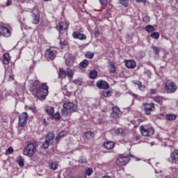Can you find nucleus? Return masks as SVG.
Masks as SVG:
<instances>
[{"label": "nucleus", "mask_w": 178, "mask_h": 178, "mask_svg": "<svg viewBox=\"0 0 178 178\" xmlns=\"http://www.w3.org/2000/svg\"><path fill=\"white\" fill-rule=\"evenodd\" d=\"M48 86L47 83H40V81H35L32 86L29 88L31 94L38 98L39 99H45L48 95Z\"/></svg>", "instance_id": "1"}, {"label": "nucleus", "mask_w": 178, "mask_h": 178, "mask_svg": "<svg viewBox=\"0 0 178 178\" xmlns=\"http://www.w3.org/2000/svg\"><path fill=\"white\" fill-rule=\"evenodd\" d=\"M77 111V107L74 106V104L70 102H66L63 105V108L61 110L62 116H70L73 112Z\"/></svg>", "instance_id": "2"}, {"label": "nucleus", "mask_w": 178, "mask_h": 178, "mask_svg": "<svg viewBox=\"0 0 178 178\" xmlns=\"http://www.w3.org/2000/svg\"><path fill=\"white\" fill-rule=\"evenodd\" d=\"M37 152V143H30L24 149L23 154L26 156H29L31 158L35 155Z\"/></svg>", "instance_id": "3"}, {"label": "nucleus", "mask_w": 178, "mask_h": 178, "mask_svg": "<svg viewBox=\"0 0 178 178\" xmlns=\"http://www.w3.org/2000/svg\"><path fill=\"white\" fill-rule=\"evenodd\" d=\"M142 106L143 112L147 116H149L152 112H155V104L154 103H143Z\"/></svg>", "instance_id": "4"}, {"label": "nucleus", "mask_w": 178, "mask_h": 178, "mask_svg": "<svg viewBox=\"0 0 178 178\" xmlns=\"http://www.w3.org/2000/svg\"><path fill=\"white\" fill-rule=\"evenodd\" d=\"M164 90L168 94H173L177 90V86L172 81H168L164 86Z\"/></svg>", "instance_id": "5"}, {"label": "nucleus", "mask_w": 178, "mask_h": 178, "mask_svg": "<svg viewBox=\"0 0 178 178\" xmlns=\"http://www.w3.org/2000/svg\"><path fill=\"white\" fill-rule=\"evenodd\" d=\"M139 129L142 136L144 137H149L150 136H153L154 133H155V130L152 127H144V126L141 125Z\"/></svg>", "instance_id": "6"}, {"label": "nucleus", "mask_w": 178, "mask_h": 178, "mask_svg": "<svg viewBox=\"0 0 178 178\" xmlns=\"http://www.w3.org/2000/svg\"><path fill=\"white\" fill-rule=\"evenodd\" d=\"M0 35L3 37H10L12 35V28L0 25Z\"/></svg>", "instance_id": "7"}, {"label": "nucleus", "mask_w": 178, "mask_h": 178, "mask_svg": "<svg viewBox=\"0 0 178 178\" xmlns=\"http://www.w3.org/2000/svg\"><path fill=\"white\" fill-rule=\"evenodd\" d=\"M27 120H29V115L26 112L21 113L19 115V122H18V124L19 127H24V124L27 123Z\"/></svg>", "instance_id": "8"}, {"label": "nucleus", "mask_w": 178, "mask_h": 178, "mask_svg": "<svg viewBox=\"0 0 178 178\" xmlns=\"http://www.w3.org/2000/svg\"><path fill=\"white\" fill-rule=\"evenodd\" d=\"M56 29L58 30L59 34H62L63 31H66L69 29V24L66 22H61L56 26Z\"/></svg>", "instance_id": "9"}, {"label": "nucleus", "mask_w": 178, "mask_h": 178, "mask_svg": "<svg viewBox=\"0 0 178 178\" xmlns=\"http://www.w3.org/2000/svg\"><path fill=\"white\" fill-rule=\"evenodd\" d=\"M96 87L99 90H108L109 88V83L106 81L99 80L96 83Z\"/></svg>", "instance_id": "10"}, {"label": "nucleus", "mask_w": 178, "mask_h": 178, "mask_svg": "<svg viewBox=\"0 0 178 178\" xmlns=\"http://www.w3.org/2000/svg\"><path fill=\"white\" fill-rule=\"evenodd\" d=\"M92 173H94V170H92V168H89L86 170L85 174H77L72 178H87V176H91Z\"/></svg>", "instance_id": "11"}, {"label": "nucleus", "mask_w": 178, "mask_h": 178, "mask_svg": "<svg viewBox=\"0 0 178 178\" xmlns=\"http://www.w3.org/2000/svg\"><path fill=\"white\" fill-rule=\"evenodd\" d=\"M72 37L75 40H80L81 41L87 40V36L84 33H81L77 31H75L72 33Z\"/></svg>", "instance_id": "12"}, {"label": "nucleus", "mask_w": 178, "mask_h": 178, "mask_svg": "<svg viewBox=\"0 0 178 178\" xmlns=\"http://www.w3.org/2000/svg\"><path fill=\"white\" fill-rule=\"evenodd\" d=\"M56 57V52L55 51H53L51 49H48L45 51V58L47 59H50V60H54L55 58Z\"/></svg>", "instance_id": "13"}, {"label": "nucleus", "mask_w": 178, "mask_h": 178, "mask_svg": "<svg viewBox=\"0 0 178 178\" xmlns=\"http://www.w3.org/2000/svg\"><path fill=\"white\" fill-rule=\"evenodd\" d=\"M112 113H111V118H113L114 119H116L122 115V111H120V108L118 106H113L112 107Z\"/></svg>", "instance_id": "14"}, {"label": "nucleus", "mask_w": 178, "mask_h": 178, "mask_svg": "<svg viewBox=\"0 0 178 178\" xmlns=\"http://www.w3.org/2000/svg\"><path fill=\"white\" fill-rule=\"evenodd\" d=\"M124 63L127 69H135L137 66V63L134 60H124Z\"/></svg>", "instance_id": "15"}, {"label": "nucleus", "mask_w": 178, "mask_h": 178, "mask_svg": "<svg viewBox=\"0 0 178 178\" xmlns=\"http://www.w3.org/2000/svg\"><path fill=\"white\" fill-rule=\"evenodd\" d=\"M129 163V157L124 156V157H120L116 160V164L118 165V166H123L124 165H127Z\"/></svg>", "instance_id": "16"}, {"label": "nucleus", "mask_w": 178, "mask_h": 178, "mask_svg": "<svg viewBox=\"0 0 178 178\" xmlns=\"http://www.w3.org/2000/svg\"><path fill=\"white\" fill-rule=\"evenodd\" d=\"M171 163L178 165V150H175L170 154Z\"/></svg>", "instance_id": "17"}, {"label": "nucleus", "mask_w": 178, "mask_h": 178, "mask_svg": "<svg viewBox=\"0 0 178 178\" xmlns=\"http://www.w3.org/2000/svg\"><path fill=\"white\" fill-rule=\"evenodd\" d=\"M165 119L167 122H173L177 119V115L174 113H168L165 115Z\"/></svg>", "instance_id": "18"}, {"label": "nucleus", "mask_w": 178, "mask_h": 178, "mask_svg": "<svg viewBox=\"0 0 178 178\" xmlns=\"http://www.w3.org/2000/svg\"><path fill=\"white\" fill-rule=\"evenodd\" d=\"M151 99L154 101V102H156L159 105H163V97L162 96H153L151 97Z\"/></svg>", "instance_id": "19"}, {"label": "nucleus", "mask_w": 178, "mask_h": 178, "mask_svg": "<svg viewBox=\"0 0 178 178\" xmlns=\"http://www.w3.org/2000/svg\"><path fill=\"white\" fill-rule=\"evenodd\" d=\"M10 62V55L9 53H5L3 55V65H8Z\"/></svg>", "instance_id": "20"}, {"label": "nucleus", "mask_w": 178, "mask_h": 178, "mask_svg": "<svg viewBox=\"0 0 178 178\" xmlns=\"http://www.w3.org/2000/svg\"><path fill=\"white\" fill-rule=\"evenodd\" d=\"M104 145L106 149H113V148H115V143L112 141H107L104 143Z\"/></svg>", "instance_id": "21"}, {"label": "nucleus", "mask_w": 178, "mask_h": 178, "mask_svg": "<svg viewBox=\"0 0 178 178\" xmlns=\"http://www.w3.org/2000/svg\"><path fill=\"white\" fill-rule=\"evenodd\" d=\"M89 65H90V61H88V60H87V59H84L83 60H82V61L79 63V66H80V67H81L82 69H86V68H87Z\"/></svg>", "instance_id": "22"}, {"label": "nucleus", "mask_w": 178, "mask_h": 178, "mask_svg": "<svg viewBox=\"0 0 178 178\" xmlns=\"http://www.w3.org/2000/svg\"><path fill=\"white\" fill-rule=\"evenodd\" d=\"M32 17H33L32 23L33 24H38V23H40V15L33 14Z\"/></svg>", "instance_id": "23"}, {"label": "nucleus", "mask_w": 178, "mask_h": 178, "mask_svg": "<svg viewBox=\"0 0 178 178\" xmlns=\"http://www.w3.org/2000/svg\"><path fill=\"white\" fill-rule=\"evenodd\" d=\"M74 59V57H73V56L69 55L68 58L65 60V63L67 66H72Z\"/></svg>", "instance_id": "24"}, {"label": "nucleus", "mask_w": 178, "mask_h": 178, "mask_svg": "<svg viewBox=\"0 0 178 178\" xmlns=\"http://www.w3.org/2000/svg\"><path fill=\"white\" fill-rule=\"evenodd\" d=\"M54 138H55V134L49 132L46 136L45 140L51 143Z\"/></svg>", "instance_id": "25"}, {"label": "nucleus", "mask_w": 178, "mask_h": 178, "mask_svg": "<svg viewBox=\"0 0 178 178\" xmlns=\"http://www.w3.org/2000/svg\"><path fill=\"white\" fill-rule=\"evenodd\" d=\"M17 163H18L19 166L20 168H23L24 166V159L22 157V156H19L16 161Z\"/></svg>", "instance_id": "26"}, {"label": "nucleus", "mask_w": 178, "mask_h": 178, "mask_svg": "<svg viewBox=\"0 0 178 178\" xmlns=\"http://www.w3.org/2000/svg\"><path fill=\"white\" fill-rule=\"evenodd\" d=\"M97 76H98V72L95 70L90 71L89 73V77L92 80L97 79Z\"/></svg>", "instance_id": "27"}, {"label": "nucleus", "mask_w": 178, "mask_h": 178, "mask_svg": "<svg viewBox=\"0 0 178 178\" xmlns=\"http://www.w3.org/2000/svg\"><path fill=\"white\" fill-rule=\"evenodd\" d=\"M135 84H136V86H138V89L140 91H145V89L147 88V86H145V85H143L141 81L136 82Z\"/></svg>", "instance_id": "28"}, {"label": "nucleus", "mask_w": 178, "mask_h": 178, "mask_svg": "<svg viewBox=\"0 0 178 178\" xmlns=\"http://www.w3.org/2000/svg\"><path fill=\"white\" fill-rule=\"evenodd\" d=\"M58 77L59 79H66V71H65L63 69H60L58 72Z\"/></svg>", "instance_id": "29"}, {"label": "nucleus", "mask_w": 178, "mask_h": 178, "mask_svg": "<svg viewBox=\"0 0 178 178\" xmlns=\"http://www.w3.org/2000/svg\"><path fill=\"white\" fill-rule=\"evenodd\" d=\"M115 134H118V136H122V137L124 136V130L122 128H118L115 129Z\"/></svg>", "instance_id": "30"}, {"label": "nucleus", "mask_w": 178, "mask_h": 178, "mask_svg": "<svg viewBox=\"0 0 178 178\" xmlns=\"http://www.w3.org/2000/svg\"><path fill=\"white\" fill-rule=\"evenodd\" d=\"M145 31L148 33L149 34L152 33L154 30H155V28L152 25H147L145 29Z\"/></svg>", "instance_id": "31"}, {"label": "nucleus", "mask_w": 178, "mask_h": 178, "mask_svg": "<svg viewBox=\"0 0 178 178\" xmlns=\"http://www.w3.org/2000/svg\"><path fill=\"white\" fill-rule=\"evenodd\" d=\"M46 112L47 113H48V115L52 116L54 115V113L55 112V108H54V107L52 106H49L47 108Z\"/></svg>", "instance_id": "32"}, {"label": "nucleus", "mask_w": 178, "mask_h": 178, "mask_svg": "<svg viewBox=\"0 0 178 178\" xmlns=\"http://www.w3.org/2000/svg\"><path fill=\"white\" fill-rule=\"evenodd\" d=\"M102 95H103V97H105L106 98L112 97V91L105 90L102 92Z\"/></svg>", "instance_id": "33"}, {"label": "nucleus", "mask_w": 178, "mask_h": 178, "mask_svg": "<svg viewBox=\"0 0 178 178\" xmlns=\"http://www.w3.org/2000/svg\"><path fill=\"white\" fill-rule=\"evenodd\" d=\"M94 55H95V54L91 51H86L85 53V57L87 58V59H92V58H94Z\"/></svg>", "instance_id": "34"}, {"label": "nucleus", "mask_w": 178, "mask_h": 178, "mask_svg": "<svg viewBox=\"0 0 178 178\" xmlns=\"http://www.w3.org/2000/svg\"><path fill=\"white\" fill-rule=\"evenodd\" d=\"M84 136L88 140L94 138V133L91 131H87L86 133L84 134Z\"/></svg>", "instance_id": "35"}, {"label": "nucleus", "mask_w": 178, "mask_h": 178, "mask_svg": "<svg viewBox=\"0 0 178 178\" xmlns=\"http://www.w3.org/2000/svg\"><path fill=\"white\" fill-rule=\"evenodd\" d=\"M66 136V132L65 131H61L58 134V135L56 137V141H59L60 138H63V136Z\"/></svg>", "instance_id": "36"}, {"label": "nucleus", "mask_w": 178, "mask_h": 178, "mask_svg": "<svg viewBox=\"0 0 178 178\" xmlns=\"http://www.w3.org/2000/svg\"><path fill=\"white\" fill-rule=\"evenodd\" d=\"M58 163L56 162H51L49 164V167L50 168H51L53 170H56V169H58Z\"/></svg>", "instance_id": "37"}, {"label": "nucleus", "mask_w": 178, "mask_h": 178, "mask_svg": "<svg viewBox=\"0 0 178 178\" xmlns=\"http://www.w3.org/2000/svg\"><path fill=\"white\" fill-rule=\"evenodd\" d=\"M159 33L158 32H153L151 33L150 37L154 38V40H158L159 38Z\"/></svg>", "instance_id": "38"}, {"label": "nucleus", "mask_w": 178, "mask_h": 178, "mask_svg": "<svg viewBox=\"0 0 178 178\" xmlns=\"http://www.w3.org/2000/svg\"><path fill=\"white\" fill-rule=\"evenodd\" d=\"M109 72L110 73L115 74L116 72V67H115V65L111 64L109 65Z\"/></svg>", "instance_id": "39"}, {"label": "nucleus", "mask_w": 178, "mask_h": 178, "mask_svg": "<svg viewBox=\"0 0 178 178\" xmlns=\"http://www.w3.org/2000/svg\"><path fill=\"white\" fill-rule=\"evenodd\" d=\"M120 3L122 5V6H124V8H127L129 6V0H119Z\"/></svg>", "instance_id": "40"}, {"label": "nucleus", "mask_w": 178, "mask_h": 178, "mask_svg": "<svg viewBox=\"0 0 178 178\" xmlns=\"http://www.w3.org/2000/svg\"><path fill=\"white\" fill-rule=\"evenodd\" d=\"M50 143L51 142H49V140H47V139H45V141L42 143L43 149H48Z\"/></svg>", "instance_id": "41"}, {"label": "nucleus", "mask_w": 178, "mask_h": 178, "mask_svg": "<svg viewBox=\"0 0 178 178\" xmlns=\"http://www.w3.org/2000/svg\"><path fill=\"white\" fill-rule=\"evenodd\" d=\"M52 119H55L56 120H59L60 119V114L59 112H56L55 114L51 115Z\"/></svg>", "instance_id": "42"}, {"label": "nucleus", "mask_w": 178, "mask_h": 178, "mask_svg": "<svg viewBox=\"0 0 178 178\" xmlns=\"http://www.w3.org/2000/svg\"><path fill=\"white\" fill-rule=\"evenodd\" d=\"M65 74L67 76V77H73L74 74L73 73V70H67L65 71Z\"/></svg>", "instance_id": "43"}, {"label": "nucleus", "mask_w": 178, "mask_h": 178, "mask_svg": "<svg viewBox=\"0 0 178 178\" xmlns=\"http://www.w3.org/2000/svg\"><path fill=\"white\" fill-rule=\"evenodd\" d=\"M150 20H151V19L147 15H145V16L143 17V22L144 23H146V24L149 23L150 22Z\"/></svg>", "instance_id": "44"}, {"label": "nucleus", "mask_w": 178, "mask_h": 178, "mask_svg": "<svg viewBox=\"0 0 178 178\" xmlns=\"http://www.w3.org/2000/svg\"><path fill=\"white\" fill-rule=\"evenodd\" d=\"M12 152H13V147H10L6 150L5 155H10Z\"/></svg>", "instance_id": "45"}, {"label": "nucleus", "mask_w": 178, "mask_h": 178, "mask_svg": "<svg viewBox=\"0 0 178 178\" xmlns=\"http://www.w3.org/2000/svg\"><path fill=\"white\" fill-rule=\"evenodd\" d=\"M152 48L154 52L156 54V55H159V48L155 46H153Z\"/></svg>", "instance_id": "46"}, {"label": "nucleus", "mask_w": 178, "mask_h": 178, "mask_svg": "<svg viewBox=\"0 0 178 178\" xmlns=\"http://www.w3.org/2000/svg\"><path fill=\"white\" fill-rule=\"evenodd\" d=\"M102 6H106L108 1L106 0H99Z\"/></svg>", "instance_id": "47"}, {"label": "nucleus", "mask_w": 178, "mask_h": 178, "mask_svg": "<svg viewBox=\"0 0 178 178\" xmlns=\"http://www.w3.org/2000/svg\"><path fill=\"white\" fill-rule=\"evenodd\" d=\"M79 163H86L87 162V159L84 157H81L79 160Z\"/></svg>", "instance_id": "48"}, {"label": "nucleus", "mask_w": 178, "mask_h": 178, "mask_svg": "<svg viewBox=\"0 0 178 178\" xmlns=\"http://www.w3.org/2000/svg\"><path fill=\"white\" fill-rule=\"evenodd\" d=\"M60 45H61V47H65V45H67V41L65 40H61L60 42Z\"/></svg>", "instance_id": "49"}, {"label": "nucleus", "mask_w": 178, "mask_h": 178, "mask_svg": "<svg viewBox=\"0 0 178 178\" xmlns=\"http://www.w3.org/2000/svg\"><path fill=\"white\" fill-rule=\"evenodd\" d=\"M131 97H133L135 99H140V96L136 95L133 92L131 93Z\"/></svg>", "instance_id": "50"}, {"label": "nucleus", "mask_w": 178, "mask_h": 178, "mask_svg": "<svg viewBox=\"0 0 178 178\" xmlns=\"http://www.w3.org/2000/svg\"><path fill=\"white\" fill-rule=\"evenodd\" d=\"M156 89H150L149 90V93L152 95H154L155 94H156Z\"/></svg>", "instance_id": "51"}, {"label": "nucleus", "mask_w": 178, "mask_h": 178, "mask_svg": "<svg viewBox=\"0 0 178 178\" xmlns=\"http://www.w3.org/2000/svg\"><path fill=\"white\" fill-rule=\"evenodd\" d=\"M12 5V0H8L6 1V6H10Z\"/></svg>", "instance_id": "52"}, {"label": "nucleus", "mask_w": 178, "mask_h": 178, "mask_svg": "<svg viewBox=\"0 0 178 178\" xmlns=\"http://www.w3.org/2000/svg\"><path fill=\"white\" fill-rule=\"evenodd\" d=\"M31 111H35V107H29Z\"/></svg>", "instance_id": "53"}, {"label": "nucleus", "mask_w": 178, "mask_h": 178, "mask_svg": "<svg viewBox=\"0 0 178 178\" xmlns=\"http://www.w3.org/2000/svg\"><path fill=\"white\" fill-rule=\"evenodd\" d=\"M136 2L140 3V2H145V0H136Z\"/></svg>", "instance_id": "54"}, {"label": "nucleus", "mask_w": 178, "mask_h": 178, "mask_svg": "<svg viewBox=\"0 0 178 178\" xmlns=\"http://www.w3.org/2000/svg\"><path fill=\"white\" fill-rule=\"evenodd\" d=\"M137 122H138V124L142 123L143 120H141V119H138V120H137Z\"/></svg>", "instance_id": "55"}, {"label": "nucleus", "mask_w": 178, "mask_h": 178, "mask_svg": "<svg viewBox=\"0 0 178 178\" xmlns=\"http://www.w3.org/2000/svg\"><path fill=\"white\" fill-rule=\"evenodd\" d=\"M33 113H35V112H37V109L35 108V110H32Z\"/></svg>", "instance_id": "56"}, {"label": "nucleus", "mask_w": 178, "mask_h": 178, "mask_svg": "<svg viewBox=\"0 0 178 178\" xmlns=\"http://www.w3.org/2000/svg\"><path fill=\"white\" fill-rule=\"evenodd\" d=\"M10 79H11V80H13V76H10Z\"/></svg>", "instance_id": "57"}, {"label": "nucleus", "mask_w": 178, "mask_h": 178, "mask_svg": "<svg viewBox=\"0 0 178 178\" xmlns=\"http://www.w3.org/2000/svg\"><path fill=\"white\" fill-rule=\"evenodd\" d=\"M45 2H48V1H51V0H44Z\"/></svg>", "instance_id": "58"}, {"label": "nucleus", "mask_w": 178, "mask_h": 178, "mask_svg": "<svg viewBox=\"0 0 178 178\" xmlns=\"http://www.w3.org/2000/svg\"><path fill=\"white\" fill-rule=\"evenodd\" d=\"M95 34L98 35V34H99V32L97 31Z\"/></svg>", "instance_id": "59"}, {"label": "nucleus", "mask_w": 178, "mask_h": 178, "mask_svg": "<svg viewBox=\"0 0 178 178\" xmlns=\"http://www.w3.org/2000/svg\"><path fill=\"white\" fill-rule=\"evenodd\" d=\"M101 120H102L101 119H99V123H101Z\"/></svg>", "instance_id": "60"}, {"label": "nucleus", "mask_w": 178, "mask_h": 178, "mask_svg": "<svg viewBox=\"0 0 178 178\" xmlns=\"http://www.w3.org/2000/svg\"><path fill=\"white\" fill-rule=\"evenodd\" d=\"M47 121L45 120V119L44 120V123H45Z\"/></svg>", "instance_id": "61"}, {"label": "nucleus", "mask_w": 178, "mask_h": 178, "mask_svg": "<svg viewBox=\"0 0 178 178\" xmlns=\"http://www.w3.org/2000/svg\"><path fill=\"white\" fill-rule=\"evenodd\" d=\"M175 133H176V129H174Z\"/></svg>", "instance_id": "62"}, {"label": "nucleus", "mask_w": 178, "mask_h": 178, "mask_svg": "<svg viewBox=\"0 0 178 178\" xmlns=\"http://www.w3.org/2000/svg\"><path fill=\"white\" fill-rule=\"evenodd\" d=\"M66 35H67V31H66Z\"/></svg>", "instance_id": "63"}, {"label": "nucleus", "mask_w": 178, "mask_h": 178, "mask_svg": "<svg viewBox=\"0 0 178 178\" xmlns=\"http://www.w3.org/2000/svg\"><path fill=\"white\" fill-rule=\"evenodd\" d=\"M0 92H1V90H0Z\"/></svg>", "instance_id": "64"}]
</instances>
